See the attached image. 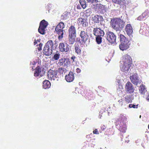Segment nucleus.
<instances>
[{"mask_svg": "<svg viewBox=\"0 0 149 149\" xmlns=\"http://www.w3.org/2000/svg\"><path fill=\"white\" fill-rule=\"evenodd\" d=\"M57 72L56 71L49 70L47 73V75L48 78L49 80H57Z\"/></svg>", "mask_w": 149, "mask_h": 149, "instance_id": "obj_8", "label": "nucleus"}, {"mask_svg": "<svg viewBox=\"0 0 149 149\" xmlns=\"http://www.w3.org/2000/svg\"><path fill=\"white\" fill-rule=\"evenodd\" d=\"M102 36H96V41L98 44H100L102 42Z\"/></svg>", "mask_w": 149, "mask_h": 149, "instance_id": "obj_30", "label": "nucleus"}, {"mask_svg": "<svg viewBox=\"0 0 149 149\" xmlns=\"http://www.w3.org/2000/svg\"><path fill=\"white\" fill-rule=\"evenodd\" d=\"M112 1L116 4L121 5L122 3V0H112Z\"/></svg>", "mask_w": 149, "mask_h": 149, "instance_id": "obj_32", "label": "nucleus"}, {"mask_svg": "<svg viewBox=\"0 0 149 149\" xmlns=\"http://www.w3.org/2000/svg\"><path fill=\"white\" fill-rule=\"evenodd\" d=\"M65 79L68 82L72 81L74 79V73L72 72H70L69 74L65 76Z\"/></svg>", "mask_w": 149, "mask_h": 149, "instance_id": "obj_19", "label": "nucleus"}, {"mask_svg": "<svg viewBox=\"0 0 149 149\" xmlns=\"http://www.w3.org/2000/svg\"><path fill=\"white\" fill-rule=\"evenodd\" d=\"M79 36L81 38V40L82 44L84 45V46H87V45L86 43L88 38V36L87 31L84 30L81 31L80 32Z\"/></svg>", "mask_w": 149, "mask_h": 149, "instance_id": "obj_6", "label": "nucleus"}, {"mask_svg": "<svg viewBox=\"0 0 149 149\" xmlns=\"http://www.w3.org/2000/svg\"><path fill=\"white\" fill-rule=\"evenodd\" d=\"M131 82L136 85L140 84L141 81L138 77L137 74H134L131 76L130 77Z\"/></svg>", "mask_w": 149, "mask_h": 149, "instance_id": "obj_9", "label": "nucleus"}, {"mask_svg": "<svg viewBox=\"0 0 149 149\" xmlns=\"http://www.w3.org/2000/svg\"><path fill=\"white\" fill-rule=\"evenodd\" d=\"M33 62H34V63H32L31 62H30V65H31L32 64L33 65H34L35 64V62L34 61H33Z\"/></svg>", "mask_w": 149, "mask_h": 149, "instance_id": "obj_44", "label": "nucleus"}, {"mask_svg": "<svg viewBox=\"0 0 149 149\" xmlns=\"http://www.w3.org/2000/svg\"><path fill=\"white\" fill-rule=\"evenodd\" d=\"M42 44L41 43H40L39 44V47H38L39 50H40L42 49Z\"/></svg>", "mask_w": 149, "mask_h": 149, "instance_id": "obj_35", "label": "nucleus"}, {"mask_svg": "<svg viewBox=\"0 0 149 149\" xmlns=\"http://www.w3.org/2000/svg\"><path fill=\"white\" fill-rule=\"evenodd\" d=\"M65 25L64 23L61 22H60L58 25L56 26L55 30H63V29L64 28Z\"/></svg>", "mask_w": 149, "mask_h": 149, "instance_id": "obj_23", "label": "nucleus"}, {"mask_svg": "<svg viewBox=\"0 0 149 149\" xmlns=\"http://www.w3.org/2000/svg\"><path fill=\"white\" fill-rule=\"evenodd\" d=\"M146 13L145 12H144L142 14V15H141L140 16H139V17H138V18H137L138 20H141L142 19L144 18L145 17H146Z\"/></svg>", "mask_w": 149, "mask_h": 149, "instance_id": "obj_31", "label": "nucleus"}, {"mask_svg": "<svg viewBox=\"0 0 149 149\" xmlns=\"http://www.w3.org/2000/svg\"><path fill=\"white\" fill-rule=\"evenodd\" d=\"M59 47L60 50L61 52H67L69 51V45L66 43H60Z\"/></svg>", "mask_w": 149, "mask_h": 149, "instance_id": "obj_11", "label": "nucleus"}, {"mask_svg": "<svg viewBox=\"0 0 149 149\" xmlns=\"http://www.w3.org/2000/svg\"><path fill=\"white\" fill-rule=\"evenodd\" d=\"M116 126L117 128L121 132H125L126 130V126L123 122L120 121V119H118L116 122Z\"/></svg>", "mask_w": 149, "mask_h": 149, "instance_id": "obj_7", "label": "nucleus"}, {"mask_svg": "<svg viewBox=\"0 0 149 149\" xmlns=\"http://www.w3.org/2000/svg\"><path fill=\"white\" fill-rule=\"evenodd\" d=\"M76 58L74 56H72L71 58V59L72 60V63L73 62H74L75 61V59H76Z\"/></svg>", "mask_w": 149, "mask_h": 149, "instance_id": "obj_37", "label": "nucleus"}, {"mask_svg": "<svg viewBox=\"0 0 149 149\" xmlns=\"http://www.w3.org/2000/svg\"><path fill=\"white\" fill-rule=\"evenodd\" d=\"M60 56V54L56 53L54 56L53 58L55 60H57L59 58Z\"/></svg>", "mask_w": 149, "mask_h": 149, "instance_id": "obj_33", "label": "nucleus"}, {"mask_svg": "<svg viewBox=\"0 0 149 149\" xmlns=\"http://www.w3.org/2000/svg\"><path fill=\"white\" fill-rule=\"evenodd\" d=\"M56 33L58 35V38L59 39H62L63 37V35L64 34V30H55Z\"/></svg>", "mask_w": 149, "mask_h": 149, "instance_id": "obj_25", "label": "nucleus"}, {"mask_svg": "<svg viewBox=\"0 0 149 149\" xmlns=\"http://www.w3.org/2000/svg\"><path fill=\"white\" fill-rule=\"evenodd\" d=\"M91 12L90 9L87 10L86 11V15L87 16H89L91 14Z\"/></svg>", "mask_w": 149, "mask_h": 149, "instance_id": "obj_34", "label": "nucleus"}, {"mask_svg": "<svg viewBox=\"0 0 149 149\" xmlns=\"http://www.w3.org/2000/svg\"><path fill=\"white\" fill-rule=\"evenodd\" d=\"M124 58V64L131 65V58L130 56L127 54H126L123 56Z\"/></svg>", "mask_w": 149, "mask_h": 149, "instance_id": "obj_18", "label": "nucleus"}, {"mask_svg": "<svg viewBox=\"0 0 149 149\" xmlns=\"http://www.w3.org/2000/svg\"><path fill=\"white\" fill-rule=\"evenodd\" d=\"M69 35H76V29L73 26H71L69 29Z\"/></svg>", "mask_w": 149, "mask_h": 149, "instance_id": "obj_21", "label": "nucleus"}, {"mask_svg": "<svg viewBox=\"0 0 149 149\" xmlns=\"http://www.w3.org/2000/svg\"><path fill=\"white\" fill-rule=\"evenodd\" d=\"M125 101L127 103L131 102H132V97L131 95H126L125 97Z\"/></svg>", "mask_w": 149, "mask_h": 149, "instance_id": "obj_28", "label": "nucleus"}, {"mask_svg": "<svg viewBox=\"0 0 149 149\" xmlns=\"http://www.w3.org/2000/svg\"><path fill=\"white\" fill-rule=\"evenodd\" d=\"M141 115H140V118H141Z\"/></svg>", "mask_w": 149, "mask_h": 149, "instance_id": "obj_47", "label": "nucleus"}, {"mask_svg": "<svg viewBox=\"0 0 149 149\" xmlns=\"http://www.w3.org/2000/svg\"><path fill=\"white\" fill-rule=\"evenodd\" d=\"M76 35H69V40L70 44H73L75 41Z\"/></svg>", "mask_w": 149, "mask_h": 149, "instance_id": "obj_24", "label": "nucleus"}, {"mask_svg": "<svg viewBox=\"0 0 149 149\" xmlns=\"http://www.w3.org/2000/svg\"><path fill=\"white\" fill-rule=\"evenodd\" d=\"M125 89L126 92L128 93H133L134 92V87L130 82H127L125 85Z\"/></svg>", "mask_w": 149, "mask_h": 149, "instance_id": "obj_10", "label": "nucleus"}, {"mask_svg": "<svg viewBox=\"0 0 149 149\" xmlns=\"http://www.w3.org/2000/svg\"><path fill=\"white\" fill-rule=\"evenodd\" d=\"M111 24L112 28L116 32L119 33L120 28H123L124 26V22L121 19L116 18L111 20Z\"/></svg>", "mask_w": 149, "mask_h": 149, "instance_id": "obj_2", "label": "nucleus"}, {"mask_svg": "<svg viewBox=\"0 0 149 149\" xmlns=\"http://www.w3.org/2000/svg\"><path fill=\"white\" fill-rule=\"evenodd\" d=\"M93 33L96 36H103L104 35V31L99 28H94L93 30Z\"/></svg>", "mask_w": 149, "mask_h": 149, "instance_id": "obj_13", "label": "nucleus"}, {"mask_svg": "<svg viewBox=\"0 0 149 149\" xmlns=\"http://www.w3.org/2000/svg\"><path fill=\"white\" fill-rule=\"evenodd\" d=\"M78 23L82 25L84 27H86L88 25V20L87 18H80L78 19Z\"/></svg>", "mask_w": 149, "mask_h": 149, "instance_id": "obj_15", "label": "nucleus"}, {"mask_svg": "<svg viewBox=\"0 0 149 149\" xmlns=\"http://www.w3.org/2000/svg\"><path fill=\"white\" fill-rule=\"evenodd\" d=\"M45 69L40 68H37L34 71V75L35 77L39 76L41 77L43 76L45 74Z\"/></svg>", "mask_w": 149, "mask_h": 149, "instance_id": "obj_12", "label": "nucleus"}, {"mask_svg": "<svg viewBox=\"0 0 149 149\" xmlns=\"http://www.w3.org/2000/svg\"><path fill=\"white\" fill-rule=\"evenodd\" d=\"M87 1H88V2H90V3H93V0H86Z\"/></svg>", "mask_w": 149, "mask_h": 149, "instance_id": "obj_40", "label": "nucleus"}, {"mask_svg": "<svg viewBox=\"0 0 149 149\" xmlns=\"http://www.w3.org/2000/svg\"><path fill=\"white\" fill-rule=\"evenodd\" d=\"M133 105V104H130L129 105V107H130V108H132Z\"/></svg>", "mask_w": 149, "mask_h": 149, "instance_id": "obj_41", "label": "nucleus"}, {"mask_svg": "<svg viewBox=\"0 0 149 149\" xmlns=\"http://www.w3.org/2000/svg\"><path fill=\"white\" fill-rule=\"evenodd\" d=\"M81 70L79 68H77L76 69V71L77 73H79L81 72Z\"/></svg>", "mask_w": 149, "mask_h": 149, "instance_id": "obj_38", "label": "nucleus"}, {"mask_svg": "<svg viewBox=\"0 0 149 149\" xmlns=\"http://www.w3.org/2000/svg\"><path fill=\"white\" fill-rule=\"evenodd\" d=\"M93 2H99L100 1V0H93Z\"/></svg>", "mask_w": 149, "mask_h": 149, "instance_id": "obj_42", "label": "nucleus"}, {"mask_svg": "<svg viewBox=\"0 0 149 149\" xmlns=\"http://www.w3.org/2000/svg\"><path fill=\"white\" fill-rule=\"evenodd\" d=\"M119 38H120V44L119 45L120 49L124 51L128 49L130 45L128 40L123 35L120 34Z\"/></svg>", "mask_w": 149, "mask_h": 149, "instance_id": "obj_3", "label": "nucleus"}, {"mask_svg": "<svg viewBox=\"0 0 149 149\" xmlns=\"http://www.w3.org/2000/svg\"><path fill=\"white\" fill-rule=\"evenodd\" d=\"M138 104H137V105H135L134 104H133L132 108H138Z\"/></svg>", "mask_w": 149, "mask_h": 149, "instance_id": "obj_39", "label": "nucleus"}, {"mask_svg": "<svg viewBox=\"0 0 149 149\" xmlns=\"http://www.w3.org/2000/svg\"><path fill=\"white\" fill-rule=\"evenodd\" d=\"M48 23L45 20H42L40 23L38 31L40 34L43 35L45 34V29L47 27Z\"/></svg>", "mask_w": 149, "mask_h": 149, "instance_id": "obj_5", "label": "nucleus"}, {"mask_svg": "<svg viewBox=\"0 0 149 149\" xmlns=\"http://www.w3.org/2000/svg\"><path fill=\"white\" fill-rule=\"evenodd\" d=\"M107 40L111 44L114 43L116 42V36L113 32L108 31L107 32L105 35Z\"/></svg>", "mask_w": 149, "mask_h": 149, "instance_id": "obj_4", "label": "nucleus"}, {"mask_svg": "<svg viewBox=\"0 0 149 149\" xmlns=\"http://www.w3.org/2000/svg\"><path fill=\"white\" fill-rule=\"evenodd\" d=\"M74 50L75 52L77 54H80L81 53V48L78 45H75Z\"/></svg>", "mask_w": 149, "mask_h": 149, "instance_id": "obj_26", "label": "nucleus"}, {"mask_svg": "<svg viewBox=\"0 0 149 149\" xmlns=\"http://www.w3.org/2000/svg\"><path fill=\"white\" fill-rule=\"evenodd\" d=\"M43 87L45 89L49 88L51 86V83L48 80H45L43 82Z\"/></svg>", "mask_w": 149, "mask_h": 149, "instance_id": "obj_22", "label": "nucleus"}, {"mask_svg": "<svg viewBox=\"0 0 149 149\" xmlns=\"http://www.w3.org/2000/svg\"><path fill=\"white\" fill-rule=\"evenodd\" d=\"M104 19L102 16L96 15L93 18V21L95 23H101L103 21Z\"/></svg>", "mask_w": 149, "mask_h": 149, "instance_id": "obj_17", "label": "nucleus"}, {"mask_svg": "<svg viewBox=\"0 0 149 149\" xmlns=\"http://www.w3.org/2000/svg\"><path fill=\"white\" fill-rule=\"evenodd\" d=\"M131 66V65L123 64V65L121 66V69L122 71L127 73L128 71Z\"/></svg>", "mask_w": 149, "mask_h": 149, "instance_id": "obj_20", "label": "nucleus"}, {"mask_svg": "<svg viewBox=\"0 0 149 149\" xmlns=\"http://www.w3.org/2000/svg\"><path fill=\"white\" fill-rule=\"evenodd\" d=\"M79 3L83 9H85L86 7V2L85 0H80Z\"/></svg>", "mask_w": 149, "mask_h": 149, "instance_id": "obj_29", "label": "nucleus"}, {"mask_svg": "<svg viewBox=\"0 0 149 149\" xmlns=\"http://www.w3.org/2000/svg\"><path fill=\"white\" fill-rule=\"evenodd\" d=\"M93 134H99V133L97 129H95L93 132Z\"/></svg>", "mask_w": 149, "mask_h": 149, "instance_id": "obj_36", "label": "nucleus"}, {"mask_svg": "<svg viewBox=\"0 0 149 149\" xmlns=\"http://www.w3.org/2000/svg\"><path fill=\"white\" fill-rule=\"evenodd\" d=\"M70 62L69 59L66 58L60 59L59 60L58 64L60 65H63L65 67L67 66L70 63Z\"/></svg>", "mask_w": 149, "mask_h": 149, "instance_id": "obj_14", "label": "nucleus"}, {"mask_svg": "<svg viewBox=\"0 0 149 149\" xmlns=\"http://www.w3.org/2000/svg\"><path fill=\"white\" fill-rule=\"evenodd\" d=\"M125 31L127 34L131 38L132 37L133 32L132 28L130 24H127L126 26Z\"/></svg>", "mask_w": 149, "mask_h": 149, "instance_id": "obj_16", "label": "nucleus"}, {"mask_svg": "<svg viewBox=\"0 0 149 149\" xmlns=\"http://www.w3.org/2000/svg\"><path fill=\"white\" fill-rule=\"evenodd\" d=\"M79 7L78 6H77V8L79 9Z\"/></svg>", "mask_w": 149, "mask_h": 149, "instance_id": "obj_46", "label": "nucleus"}, {"mask_svg": "<svg viewBox=\"0 0 149 149\" xmlns=\"http://www.w3.org/2000/svg\"><path fill=\"white\" fill-rule=\"evenodd\" d=\"M139 90L140 93L142 94H144L147 91L145 88V86L143 84L141 85L139 87Z\"/></svg>", "mask_w": 149, "mask_h": 149, "instance_id": "obj_27", "label": "nucleus"}, {"mask_svg": "<svg viewBox=\"0 0 149 149\" xmlns=\"http://www.w3.org/2000/svg\"><path fill=\"white\" fill-rule=\"evenodd\" d=\"M146 99L149 101V95H148V96L146 97Z\"/></svg>", "mask_w": 149, "mask_h": 149, "instance_id": "obj_43", "label": "nucleus"}, {"mask_svg": "<svg viewBox=\"0 0 149 149\" xmlns=\"http://www.w3.org/2000/svg\"><path fill=\"white\" fill-rule=\"evenodd\" d=\"M34 45H36V44H37V42L36 41H35L34 42Z\"/></svg>", "mask_w": 149, "mask_h": 149, "instance_id": "obj_45", "label": "nucleus"}, {"mask_svg": "<svg viewBox=\"0 0 149 149\" xmlns=\"http://www.w3.org/2000/svg\"><path fill=\"white\" fill-rule=\"evenodd\" d=\"M54 43L52 40L48 41L45 44L43 49V53L47 56H50L52 52V50L55 49L57 45L56 42Z\"/></svg>", "mask_w": 149, "mask_h": 149, "instance_id": "obj_1", "label": "nucleus"}]
</instances>
